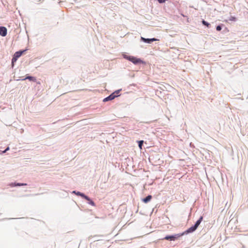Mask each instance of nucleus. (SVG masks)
<instances>
[{
  "label": "nucleus",
  "mask_w": 248,
  "mask_h": 248,
  "mask_svg": "<svg viewBox=\"0 0 248 248\" xmlns=\"http://www.w3.org/2000/svg\"><path fill=\"white\" fill-rule=\"evenodd\" d=\"M29 79L30 80H31V81H36V78L33 77H31V76H27L26 77V78H24L23 80H25V79Z\"/></svg>",
  "instance_id": "9d476101"
},
{
  "label": "nucleus",
  "mask_w": 248,
  "mask_h": 248,
  "mask_svg": "<svg viewBox=\"0 0 248 248\" xmlns=\"http://www.w3.org/2000/svg\"><path fill=\"white\" fill-rule=\"evenodd\" d=\"M141 39L143 41H144V42L147 43H151V42H152L153 41H155L158 40V39L155 38H152V39H147V38H144L143 37H141Z\"/></svg>",
  "instance_id": "0eeeda50"
},
{
  "label": "nucleus",
  "mask_w": 248,
  "mask_h": 248,
  "mask_svg": "<svg viewBox=\"0 0 248 248\" xmlns=\"http://www.w3.org/2000/svg\"><path fill=\"white\" fill-rule=\"evenodd\" d=\"M125 58L129 60L130 61L132 62L134 64L140 63L141 62V60L140 59H138L133 56H127L125 57Z\"/></svg>",
  "instance_id": "20e7f679"
},
{
  "label": "nucleus",
  "mask_w": 248,
  "mask_h": 248,
  "mask_svg": "<svg viewBox=\"0 0 248 248\" xmlns=\"http://www.w3.org/2000/svg\"><path fill=\"white\" fill-rule=\"evenodd\" d=\"M216 30L217 31H220L221 30V27L220 26H217L216 28Z\"/></svg>",
  "instance_id": "4468645a"
},
{
  "label": "nucleus",
  "mask_w": 248,
  "mask_h": 248,
  "mask_svg": "<svg viewBox=\"0 0 248 248\" xmlns=\"http://www.w3.org/2000/svg\"><path fill=\"white\" fill-rule=\"evenodd\" d=\"M143 143V140H140V141H139V146L140 149L142 148V146Z\"/></svg>",
  "instance_id": "f8f14e48"
},
{
  "label": "nucleus",
  "mask_w": 248,
  "mask_h": 248,
  "mask_svg": "<svg viewBox=\"0 0 248 248\" xmlns=\"http://www.w3.org/2000/svg\"><path fill=\"white\" fill-rule=\"evenodd\" d=\"M9 149V148L8 147L6 148V149L3 152L4 153L6 152V151L8 150Z\"/></svg>",
  "instance_id": "dca6fc26"
},
{
  "label": "nucleus",
  "mask_w": 248,
  "mask_h": 248,
  "mask_svg": "<svg viewBox=\"0 0 248 248\" xmlns=\"http://www.w3.org/2000/svg\"><path fill=\"white\" fill-rule=\"evenodd\" d=\"M116 96H117V95H115L114 93H113L111 94L110 95H109L107 97L104 98V100H103V101L104 102H106V101H108L113 100Z\"/></svg>",
  "instance_id": "423d86ee"
},
{
  "label": "nucleus",
  "mask_w": 248,
  "mask_h": 248,
  "mask_svg": "<svg viewBox=\"0 0 248 248\" xmlns=\"http://www.w3.org/2000/svg\"><path fill=\"white\" fill-rule=\"evenodd\" d=\"M152 198V197L151 195H148L145 198L143 199L142 200V201L144 203H147V202H149L151 200Z\"/></svg>",
  "instance_id": "1a4fd4ad"
},
{
  "label": "nucleus",
  "mask_w": 248,
  "mask_h": 248,
  "mask_svg": "<svg viewBox=\"0 0 248 248\" xmlns=\"http://www.w3.org/2000/svg\"><path fill=\"white\" fill-rule=\"evenodd\" d=\"M26 185H27L26 184H19V183H18L16 185H15V186H26Z\"/></svg>",
  "instance_id": "2eb2a0df"
},
{
  "label": "nucleus",
  "mask_w": 248,
  "mask_h": 248,
  "mask_svg": "<svg viewBox=\"0 0 248 248\" xmlns=\"http://www.w3.org/2000/svg\"><path fill=\"white\" fill-rule=\"evenodd\" d=\"M7 34V29L4 27H0V35L2 36H5Z\"/></svg>",
  "instance_id": "39448f33"
},
{
  "label": "nucleus",
  "mask_w": 248,
  "mask_h": 248,
  "mask_svg": "<svg viewBox=\"0 0 248 248\" xmlns=\"http://www.w3.org/2000/svg\"><path fill=\"white\" fill-rule=\"evenodd\" d=\"M185 233H180V234H176L174 235H171V236H166L164 239L165 240H171V241H174L177 238L183 236Z\"/></svg>",
  "instance_id": "7ed1b4c3"
},
{
  "label": "nucleus",
  "mask_w": 248,
  "mask_h": 248,
  "mask_svg": "<svg viewBox=\"0 0 248 248\" xmlns=\"http://www.w3.org/2000/svg\"><path fill=\"white\" fill-rule=\"evenodd\" d=\"M73 193L76 194L78 196H80L82 197V198H84L86 200H89V198L88 196H86L83 193H82L80 192H76V191H73Z\"/></svg>",
  "instance_id": "6e6552de"
},
{
  "label": "nucleus",
  "mask_w": 248,
  "mask_h": 248,
  "mask_svg": "<svg viewBox=\"0 0 248 248\" xmlns=\"http://www.w3.org/2000/svg\"><path fill=\"white\" fill-rule=\"evenodd\" d=\"M203 217H201L197 221L194 226L190 227L186 231H185L184 233L185 234H187L188 233L192 232H194L197 228L198 227L202 221V220Z\"/></svg>",
  "instance_id": "f257e3e1"
},
{
  "label": "nucleus",
  "mask_w": 248,
  "mask_h": 248,
  "mask_svg": "<svg viewBox=\"0 0 248 248\" xmlns=\"http://www.w3.org/2000/svg\"><path fill=\"white\" fill-rule=\"evenodd\" d=\"M25 50L23 51H17L15 52V53L14 55L13 58L12 60V66H14V63L16 62L18 58H19L22 54V53L25 51Z\"/></svg>",
  "instance_id": "f03ea898"
},
{
  "label": "nucleus",
  "mask_w": 248,
  "mask_h": 248,
  "mask_svg": "<svg viewBox=\"0 0 248 248\" xmlns=\"http://www.w3.org/2000/svg\"><path fill=\"white\" fill-rule=\"evenodd\" d=\"M202 24L205 25V26H206L207 27H209L210 24L209 23H208V22H207L206 21H204V20H203L202 21Z\"/></svg>",
  "instance_id": "ddd939ff"
},
{
  "label": "nucleus",
  "mask_w": 248,
  "mask_h": 248,
  "mask_svg": "<svg viewBox=\"0 0 248 248\" xmlns=\"http://www.w3.org/2000/svg\"><path fill=\"white\" fill-rule=\"evenodd\" d=\"M87 201H89V203L92 205V206H95V203L90 199L89 198V200H86Z\"/></svg>",
  "instance_id": "9b49d317"
}]
</instances>
